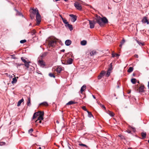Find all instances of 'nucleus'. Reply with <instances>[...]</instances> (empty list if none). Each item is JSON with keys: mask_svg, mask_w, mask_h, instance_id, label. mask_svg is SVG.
<instances>
[{"mask_svg": "<svg viewBox=\"0 0 149 149\" xmlns=\"http://www.w3.org/2000/svg\"><path fill=\"white\" fill-rule=\"evenodd\" d=\"M62 21L63 22L66 24V25H67L68 24V22L64 18H62Z\"/></svg>", "mask_w": 149, "mask_h": 149, "instance_id": "nucleus-29", "label": "nucleus"}, {"mask_svg": "<svg viewBox=\"0 0 149 149\" xmlns=\"http://www.w3.org/2000/svg\"><path fill=\"white\" fill-rule=\"evenodd\" d=\"M132 128L133 130V131H135V128L134 127H132Z\"/></svg>", "mask_w": 149, "mask_h": 149, "instance_id": "nucleus-54", "label": "nucleus"}, {"mask_svg": "<svg viewBox=\"0 0 149 149\" xmlns=\"http://www.w3.org/2000/svg\"><path fill=\"white\" fill-rule=\"evenodd\" d=\"M115 54H114V53H113L112 54V57H114L116 56V55H115Z\"/></svg>", "mask_w": 149, "mask_h": 149, "instance_id": "nucleus-51", "label": "nucleus"}, {"mask_svg": "<svg viewBox=\"0 0 149 149\" xmlns=\"http://www.w3.org/2000/svg\"><path fill=\"white\" fill-rule=\"evenodd\" d=\"M14 10L17 12L16 14L17 15L21 16L22 15V14L20 12L18 11V10H17L15 8Z\"/></svg>", "mask_w": 149, "mask_h": 149, "instance_id": "nucleus-28", "label": "nucleus"}, {"mask_svg": "<svg viewBox=\"0 0 149 149\" xmlns=\"http://www.w3.org/2000/svg\"><path fill=\"white\" fill-rule=\"evenodd\" d=\"M65 51V50L64 49H63L61 50V51L62 52H64Z\"/></svg>", "mask_w": 149, "mask_h": 149, "instance_id": "nucleus-56", "label": "nucleus"}, {"mask_svg": "<svg viewBox=\"0 0 149 149\" xmlns=\"http://www.w3.org/2000/svg\"><path fill=\"white\" fill-rule=\"evenodd\" d=\"M36 20L37 22V25H38L41 22V18L38 10H37V14L36 15Z\"/></svg>", "mask_w": 149, "mask_h": 149, "instance_id": "nucleus-4", "label": "nucleus"}, {"mask_svg": "<svg viewBox=\"0 0 149 149\" xmlns=\"http://www.w3.org/2000/svg\"><path fill=\"white\" fill-rule=\"evenodd\" d=\"M18 65H19V66H20V65H23V64H21V63H20V64H18Z\"/></svg>", "mask_w": 149, "mask_h": 149, "instance_id": "nucleus-62", "label": "nucleus"}, {"mask_svg": "<svg viewBox=\"0 0 149 149\" xmlns=\"http://www.w3.org/2000/svg\"><path fill=\"white\" fill-rule=\"evenodd\" d=\"M125 42V40L124 39V38H123L122 41L120 42V43L122 44L123 45L124 43Z\"/></svg>", "mask_w": 149, "mask_h": 149, "instance_id": "nucleus-47", "label": "nucleus"}, {"mask_svg": "<svg viewBox=\"0 0 149 149\" xmlns=\"http://www.w3.org/2000/svg\"><path fill=\"white\" fill-rule=\"evenodd\" d=\"M48 54V52H46L43 53L41 56V57L42 58H43L45 56Z\"/></svg>", "mask_w": 149, "mask_h": 149, "instance_id": "nucleus-31", "label": "nucleus"}, {"mask_svg": "<svg viewBox=\"0 0 149 149\" xmlns=\"http://www.w3.org/2000/svg\"><path fill=\"white\" fill-rule=\"evenodd\" d=\"M118 136L119 137H120L122 139H125L124 136L121 134L119 135Z\"/></svg>", "mask_w": 149, "mask_h": 149, "instance_id": "nucleus-44", "label": "nucleus"}, {"mask_svg": "<svg viewBox=\"0 0 149 149\" xmlns=\"http://www.w3.org/2000/svg\"><path fill=\"white\" fill-rule=\"evenodd\" d=\"M97 53V52L95 50H94L91 52H90V55L91 56H93L94 55L96 54Z\"/></svg>", "mask_w": 149, "mask_h": 149, "instance_id": "nucleus-16", "label": "nucleus"}, {"mask_svg": "<svg viewBox=\"0 0 149 149\" xmlns=\"http://www.w3.org/2000/svg\"><path fill=\"white\" fill-rule=\"evenodd\" d=\"M12 58L14 59H17V58L15 57V54H13L11 55Z\"/></svg>", "mask_w": 149, "mask_h": 149, "instance_id": "nucleus-42", "label": "nucleus"}, {"mask_svg": "<svg viewBox=\"0 0 149 149\" xmlns=\"http://www.w3.org/2000/svg\"><path fill=\"white\" fill-rule=\"evenodd\" d=\"M27 104L28 106H30L31 105V98L30 97H29L28 98V101L27 102Z\"/></svg>", "mask_w": 149, "mask_h": 149, "instance_id": "nucleus-19", "label": "nucleus"}, {"mask_svg": "<svg viewBox=\"0 0 149 149\" xmlns=\"http://www.w3.org/2000/svg\"><path fill=\"white\" fill-rule=\"evenodd\" d=\"M24 101V99L22 98L21 100H19L17 104V106L18 107L19 106L21 105V103Z\"/></svg>", "mask_w": 149, "mask_h": 149, "instance_id": "nucleus-23", "label": "nucleus"}, {"mask_svg": "<svg viewBox=\"0 0 149 149\" xmlns=\"http://www.w3.org/2000/svg\"><path fill=\"white\" fill-rule=\"evenodd\" d=\"M95 19L97 23L101 26H103L105 24L108 22L107 19L105 17H101L99 16H97Z\"/></svg>", "mask_w": 149, "mask_h": 149, "instance_id": "nucleus-1", "label": "nucleus"}, {"mask_svg": "<svg viewBox=\"0 0 149 149\" xmlns=\"http://www.w3.org/2000/svg\"><path fill=\"white\" fill-rule=\"evenodd\" d=\"M56 70L58 73H60L62 70V69L61 67H58L56 68Z\"/></svg>", "mask_w": 149, "mask_h": 149, "instance_id": "nucleus-17", "label": "nucleus"}, {"mask_svg": "<svg viewBox=\"0 0 149 149\" xmlns=\"http://www.w3.org/2000/svg\"><path fill=\"white\" fill-rule=\"evenodd\" d=\"M123 45V44H122L120 43V45L119 46L121 48L122 47V46Z\"/></svg>", "mask_w": 149, "mask_h": 149, "instance_id": "nucleus-59", "label": "nucleus"}, {"mask_svg": "<svg viewBox=\"0 0 149 149\" xmlns=\"http://www.w3.org/2000/svg\"><path fill=\"white\" fill-rule=\"evenodd\" d=\"M79 145L80 146H84V147H86L87 148H88V147L85 144H83V143H79Z\"/></svg>", "mask_w": 149, "mask_h": 149, "instance_id": "nucleus-38", "label": "nucleus"}, {"mask_svg": "<svg viewBox=\"0 0 149 149\" xmlns=\"http://www.w3.org/2000/svg\"><path fill=\"white\" fill-rule=\"evenodd\" d=\"M134 68L133 67H130L127 70V72L129 73L133 71Z\"/></svg>", "mask_w": 149, "mask_h": 149, "instance_id": "nucleus-24", "label": "nucleus"}, {"mask_svg": "<svg viewBox=\"0 0 149 149\" xmlns=\"http://www.w3.org/2000/svg\"><path fill=\"white\" fill-rule=\"evenodd\" d=\"M36 33V31L34 30H33L31 32H29L28 33H30L32 36H33L35 35Z\"/></svg>", "mask_w": 149, "mask_h": 149, "instance_id": "nucleus-34", "label": "nucleus"}, {"mask_svg": "<svg viewBox=\"0 0 149 149\" xmlns=\"http://www.w3.org/2000/svg\"><path fill=\"white\" fill-rule=\"evenodd\" d=\"M38 64L41 67H44L46 65L45 63L42 60L39 59L38 61Z\"/></svg>", "mask_w": 149, "mask_h": 149, "instance_id": "nucleus-7", "label": "nucleus"}, {"mask_svg": "<svg viewBox=\"0 0 149 149\" xmlns=\"http://www.w3.org/2000/svg\"><path fill=\"white\" fill-rule=\"evenodd\" d=\"M74 6L77 9L79 10H81L82 8L81 5L78 2H75L74 3Z\"/></svg>", "mask_w": 149, "mask_h": 149, "instance_id": "nucleus-6", "label": "nucleus"}, {"mask_svg": "<svg viewBox=\"0 0 149 149\" xmlns=\"http://www.w3.org/2000/svg\"><path fill=\"white\" fill-rule=\"evenodd\" d=\"M40 105H42L45 106H47L48 105V104L46 102H42L40 104Z\"/></svg>", "mask_w": 149, "mask_h": 149, "instance_id": "nucleus-33", "label": "nucleus"}, {"mask_svg": "<svg viewBox=\"0 0 149 149\" xmlns=\"http://www.w3.org/2000/svg\"><path fill=\"white\" fill-rule=\"evenodd\" d=\"M17 81V80L16 79V77H15L13 79V81L11 82V83L13 84L16 83Z\"/></svg>", "mask_w": 149, "mask_h": 149, "instance_id": "nucleus-27", "label": "nucleus"}, {"mask_svg": "<svg viewBox=\"0 0 149 149\" xmlns=\"http://www.w3.org/2000/svg\"><path fill=\"white\" fill-rule=\"evenodd\" d=\"M65 26L66 27H68L69 29L70 30V31H71L73 29V28L72 27V26L71 24H68L67 25H65Z\"/></svg>", "mask_w": 149, "mask_h": 149, "instance_id": "nucleus-15", "label": "nucleus"}, {"mask_svg": "<svg viewBox=\"0 0 149 149\" xmlns=\"http://www.w3.org/2000/svg\"><path fill=\"white\" fill-rule=\"evenodd\" d=\"M105 73V72L104 71H102L97 77L98 79V80L100 79L104 76Z\"/></svg>", "mask_w": 149, "mask_h": 149, "instance_id": "nucleus-11", "label": "nucleus"}, {"mask_svg": "<svg viewBox=\"0 0 149 149\" xmlns=\"http://www.w3.org/2000/svg\"><path fill=\"white\" fill-rule=\"evenodd\" d=\"M86 88V86L84 85L81 88L80 92L81 93H82L83 91H84V89Z\"/></svg>", "mask_w": 149, "mask_h": 149, "instance_id": "nucleus-21", "label": "nucleus"}, {"mask_svg": "<svg viewBox=\"0 0 149 149\" xmlns=\"http://www.w3.org/2000/svg\"><path fill=\"white\" fill-rule=\"evenodd\" d=\"M134 57L136 58H138V56L137 54H135L134 56Z\"/></svg>", "mask_w": 149, "mask_h": 149, "instance_id": "nucleus-50", "label": "nucleus"}, {"mask_svg": "<svg viewBox=\"0 0 149 149\" xmlns=\"http://www.w3.org/2000/svg\"><path fill=\"white\" fill-rule=\"evenodd\" d=\"M42 112L43 111H38L35 113L33 116L32 119H34L38 116H39Z\"/></svg>", "mask_w": 149, "mask_h": 149, "instance_id": "nucleus-9", "label": "nucleus"}, {"mask_svg": "<svg viewBox=\"0 0 149 149\" xmlns=\"http://www.w3.org/2000/svg\"><path fill=\"white\" fill-rule=\"evenodd\" d=\"M71 43L72 41L70 40H66L65 42V45L67 46L70 45L71 44Z\"/></svg>", "mask_w": 149, "mask_h": 149, "instance_id": "nucleus-14", "label": "nucleus"}, {"mask_svg": "<svg viewBox=\"0 0 149 149\" xmlns=\"http://www.w3.org/2000/svg\"><path fill=\"white\" fill-rule=\"evenodd\" d=\"M73 59L71 58H63L61 60L62 63L63 64L65 65L70 64L72 63Z\"/></svg>", "mask_w": 149, "mask_h": 149, "instance_id": "nucleus-2", "label": "nucleus"}, {"mask_svg": "<svg viewBox=\"0 0 149 149\" xmlns=\"http://www.w3.org/2000/svg\"><path fill=\"white\" fill-rule=\"evenodd\" d=\"M59 16L61 17V18L62 19V18H63L62 17V15H59Z\"/></svg>", "mask_w": 149, "mask_h": 149, "instance_id": "nucleus-55", "label": "nucleus"}, {"mask_svg": "<svg viewBox=\"0 0 149 149\" xmlns=\"http://www.w3.org/2000/svg\"><path fill=\"white\" fill-rule=\"evenodd\" d=\"M92 96H93V98L95 99V98H96L93 95Z\"/></svg>", "mask_w": 149, "mask_h": 149, "instance_id": "nucleus-61", "label": "nucleus"}, {"mask_svg": "<svg viewBox=\"0 0 149 149\" xmlns=\"http://www.w3.org/2000/svg\"><path fill=\"white\" fill-rule=\"evenodd\" d=\"M142 22L143 23H146L147 24H149L148 19L146 17H144L142 20Z\"/></svg>", "mask_w": 149, "mask_h": 149, "instance_id": "nucleus-10", "label": "nucleus"}, {"mask_svg": "<svg viewBox=\"0 0 149 149\" xmlns=\"http://www.w3.org/2000/svg\"><path fill=\"white\" fill-rule=\"evenodd\" d=\"M127 132L128 133H131V131L130 130H128L127 131Z\"/></svg>", "mask_w": 149, "mask_h": 149, "instance_id": "nucleus-53", "label": "nucleus"}, {"mask_svg": "<svg viewBox=\"0 0 149 149\" xmlns=\"http://www.w3.org/2000/svg\"><path fill=\"white\" fill-rule=\"evenodd\" d=\"M148 88L149 89V81L148 82Z\"/></svg>", "mask_w": 149, "mask_h": 149, "instance_id": "nucleus-60", "label": "nucleus"}, {"mask_svg": "<svg viewBox=\"0 0 149 149\" xmlns=\"http://www.w3.org/2000/svg\"><path fill=\"white\" fill-rule=\"evenodd\" d=\"M37 10H38L37 8L36 9H32V13L33 15L36 14H37Z\"/></svg>", "mask_w": 149, "mask_h": 149, "instance_id": "nucleus-18", "label": "nucleus"}, {"mask_svg": "<svg viewBox=\"0 0 149 149\" xmlns=\"http://www.w3.org/2000/svg\"><path fill=\"white\" fill-rule=\"evenodd\" d=\"M101 107L102 109H104V110H105V109H106V108H105V107L104 105H101Z\"/></svg>", "mask_w": 149, "mask_h": 149, "instance_id": "nucleus-49", "label": "nucleus"}, {"mask_svg": "<svg viewBox=\"0 0 149 149\" xmlns=\"http://www.w3.org/2000/svg\"><path fill=\"white\" fill-rule=\"evenodd\" d=\"M87 112L88 113V116L89 117L91 118V117H93V115L91 112L88 111Z\"/></svg>", "mask_w": 149, "mask_h": 149, "instance_id": "nucleus-36", "label": "nucleus"}, {"mask_svg": "<svg viewBox=\"0 0 149 149\" xmlns=\"http://www.w3.org/2000/svg\"><path fill=\"white\" fill-rule=\"evenodd\" d=\"M6 144V143L5 142H0V146H2L5 145Z\"/></svg>", "mask_w": 149, "mask_h": 149, "instance_id": "nucleus-40", "label": "nucleus"}, {"mask_svg": "<svg viewBox=\"0 0 149 149\" xmlns=\"http://www.w3.org/2000/svg\"><path fill=\"white\" fill-rule=\"evenodd\" d=\"M136 79L135 78H132L131 79V82L133 84H136Z\"/></svg>", "mask_w": 149, "mask_h": 149, "instance_id": "nucleus-26", "label": "nucleus"}, {"mask_svg": "<svg viewBox=\"0 0 149 149\" xmlns=\"http://www.w3.org/2000/svg\"><path fill=\"white\" fill-rule=\"evenodd\" d=\"M115 55H116V56H118V57L120 55H119V54H115Z\"/></svg>", "mask_w": 149, "mask_h": 149, "instance_id": "nucleus-52", "label": "nucleus"}, {"mask_svg": "<svg viewBox=\"0 0 149 149\" xmlns=\"http://www.w3.org/2000/svg\"><path fill=\"white\" fill-rule=\"evenodd\" d=\"M49 76L51 77H53V78H55V76L53 74V73H49Z\"/></svg>", "mask_w": 149, "mask_h": 149, "instance_id": "nucleus-39", "label": "nucleus"}, {"mask_svg": "<svg viewBox=\"0 0 149 149\" xmlns=\"http://www.w3.org/2000/svg\"><path fill=\"white\" fill-rule=\"evenodd\" d=\"M31 18L32 19H33L34 18V16H32L31 15Z\"/></svg>", "mask_w": 149, "mask_h": 149, "instance_id": "nucleus-58", "label": "nucleus"}, {"mask_svg": "<svg viewBox=\"0 0 149 149\" xmlns=\"http://www.w3.org/2000/svg\"><path fill=\"white\" fill-rule=\"evenodd\" d=\"M141 134L142 136V139H144L146 137V134L145 132H142L141 133Z\"/></svg>", "mask_w": 149, "mask_h": 149, "instance_id": "nucleus-22", "label": "nucleus"}, {"mask_svg": "<svg viewBox=\"0 0 149 149\" xmlns=\"http://www.w3.org/2000/svg\"><path fill=\"white\" fill-rule=\"evenodd\" d=\"M136 42L137 43L140 45V46H143L144 45V44L143 43L141 42H139L137 40H136Z\"/></svg>", "mask_w": 149, "mask_h": 149, "instance_id": "nucleus-37", "label": "nucleus"}, {"mask_svg": "<svg viewBox=\"0 0 149 149\" xmlns=\"http://www.w3.org/2000/svg\"><path fill=\"white\" fill-rule=\"evenodd\" d=\"M44 112H43L38 117V120L36 121V122H37L39 120H42L43 119Z\"/></svg>", "mask_w": 149, "mask_h": 149, "instance_id": "nucleus-12", "label": "nucleus"}, {"mask_svg": "<svg viewBox=\"0 0 149 149\" xmlns=\"http://www.w3.org/2000/svg\"><path fill=\"white\" fill-rule=\"evenodd\" d=\"M39 120V123H41V120Z\"/></svg>", "mask_w": 149, "mask_h": 149, "instance_id": "nucleus-63", "label": "nucleus"}, {"mask_svg": "<svg viewBox=\"0 0 149 149\" xmlns=\"http://www.w3.org/2000/svg\"><path fill=\"white\" fill-rule=\"evenodd\" d=\"M111 70L108 69L107 71V73L106 74V76L107 77H108L109 76L110 74V72L111 71Z\"/></svg>", "mask_w": 149, "mask_h": 149, "instance_id": "nucleus-30", "label": "nucleus"}, {"mask_svg": "<svg viewBox=\"0 0 149 149\" xmlns=\"http://www.w3.org/2000/svg\"><path fill=\"white\" fill-rule=\"evenodd\" d=\"M75 102L71 101L68 102V103L66 104V105H71L73 104H75Z\"/></svg>", "mask_w": 149, "mask_h": 149, "instance_id": "nucleus-35", "label": "nucleus"}, {"mask_svg": "<svg viewBox=\"0 0 149 149\" xmlns=\"http://www.w3.org/2000/svg\"><path fill=\"white\" fill-rule=\"evenodd\" d=\"M108 113L111 116L113 117L114 116V113L113 112L111 111H109L108 112Z\"/></svg>", "mask_w": 149, "mask_h": 149, "instance_id": "nucleus-32", "label": "nucleus"}, {"mask_svg": "<svg viewBox=\"0 0 149 149\" xmlns=\"http://www.w3.org/2000/svg\"><path fill=\"white\" fill-rule=\"evenodd\" d=\"M87 42L86 40H83L81 42V44L82 45H86Z\"/></svg>", "mask_w": 149, "mask_h": 149, "instance_id": "nucleus-25", "label": "nucleus"}, {"mask_svg": "<svg viewBox=\"0 0 149 149\" xmlns=\"http://www.w3.org/2000/svg\"><path fill=\"white\" fill-rule=\"evenodd\" d=\"M144 86L143 85H142L139 88V92L140 93H142L144 91Z\"/></svg>", "mask_w": 149, "mask_h": 149, "instance_id": "nucleus-13", "label": "nucleus"}, {"mask_svg": "<svg viewBox=\"0 0 149 149\" xmlns=\"http://www.w3.org/2000/svg\"><path fill=\"white\" fill-rule=\"evenodd\" d=\"M38 149H41V147H39Z\"/></svg>", "mask_w": 149, "mask_h": 149, "instance_id": "nucleus-64", "label": "nucleus"}, {"mask_svg": "<svg viewBox=\"0 0 149 149\" xmlns=\"http://www.w3.org/2000/svg\"><path fill=\"white\" fill-rule=\"evenodd\" d=\"M30 63L31 62L30 61H27L26 63H24V65L27 68H29L30 65L29 63Z\"/></svg>", "mask_w": 149, "mask_h": 149, "instance_id": "nucleus-20", "label": "nucleus"}, {"mask_svg": "<svg viewBox=\"0 0 149 149\" xmlns=\"http://www.w3.org/2000/svg\"><path fill=\"white\" fill-rule=\"evenodd\" d=\"M88 21L89 23L90 28L91 29L94 28L95 26V24L97 23L96 20V21L89 20Z\"/></svg>", "mask_w": 149, "mask_h": 149, "instance_id": "nucleus-5", "label": "nucleus"}, {"mask_svg": "<svg viewBox=\"0 0 149 149\" xmlns=\"http://www.w3.org/2000/svg\"><path fill=\"white\" fill-rule=\"evenodd\" d=\"M21 59L22 61L24 63H25L27 61L22 57H21Z\"/></svg>", "mask_w": 149, "mask_h": 149, "instance_id": "nucleus-46", "label": "nucleus"}, {"mask_svg": "<svg viewBox=\"0 0 149 149\" xmlns=\"http://www.w3.org/2000/svg\"><path fill=\"white\" fill-rule=\"evenodd\" d=\"M69 16L71 17V21L72 22H75L77 19V17L76 15L73 14H70Z\"/></svg>", "mask_w": 149, "mask_h": 149, "instance_id": "nucleus-8", "label": "nucleus"}, {"mask_svg": "<svg viewBox=\"0 0 149 149\" xmlns=\"http://www.w3.org/2000/svg\"><path fill=\"white\" fill-rule=\"evenodd\" d=\"M82 109L84 110L87 112L88 111V110L86 109L85 106H83L82 107Z\"/></svg>", "mask_w": 149, "mask_h": 149, "instance_id": "nucleus-43", "label": "nucleus"}, {"mask_svg": "<svg viewBox=\"0 0 149 149\" xmlns=\"http://www.w3.org/2000/svg\"><path fill=\"white\" fill-rule=\"evenodd\" d=\"M57 41V39H55L53 40H51L49 42L48 46L49 47H54L56 45Z\"/></svg>", "mask_w": 149, "mask_h": 149, "instance_id": "nucleus-3", "label": "nucleus"}, {"mask_svg": "<svg viewBox=\"0 0 149 149\" xmlns=\"http://www.w3.org/2000/svg\"><path fill=\"white\" fill-rule=\"evenodd\" d=\"M98 104L99 105H100V106H101V105H102V104L101 103H100V102L98 103Z\"/></svg>", "mask_w": 149, "mask_h": 149, "instance_id": "nucleus-57", "label": "nucleus"}, {"mask_svg": "<svg viewBox=\"0 0 149 149\" xmlns=\"http://www.w3.org/2000/svg\"><path fill=\"white\" fill-rule=\"evenodd\" d=\"M26 40H22L20 41V43H24L26 42Z\"/></svg>", "mask_w": 149, "mask_h": 149, "instance_id": "nucleus-41", "label": "nucleus"}, {"mask_svg": "<svg viewBox=\"0 0 149 149\" xmlns=\"http://www.w3.org/2000/svg\"><path fill=\"white\" fill-rule=\"evenodd\" d=\"M109 68L108 69L109 70H112V63H111L110 65H109Z\"/></svg>", "mask_w": 149, "mask_h": 149, "instance_id": "nucleus-45", "label": "nucleus"}, {"mask_svg": "<svg viewBox=\"0 0 149 149\" xmlns=\"http://www.w3.org/2000/svg\"><path fill=\"white\" fill-rule=\"evenodd\" d=\"M33 131V129L32 128H31L29 130V133H32Z\"/></svg>", "mask_w": 149, "mask_h": 149, "instance_id": "nucleus-48", "label": "nucleus"}]
</instances>
